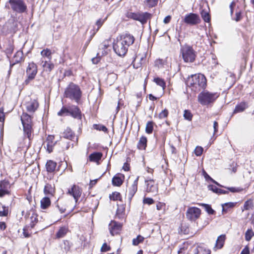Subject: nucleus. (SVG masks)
Masks as SVG:
<instances>
[{"mask_svg":"<svg viewBox=\"0 0 254 254\" xmlns=\"http://www.w3.org/2000/svg\"><path fill=\"white\" fill-rule=\"evenodd\" d=\"M134 37L129 33L121 35L117 38V41L113 45L115 52L119 56H124L127 52L128 47L134 42Z\"/></svg>","mask_w":254,"mask_h":254,"instance_id":"1","label":"nucleus"},{"mask_svg":"<svg viewBox=\"0 0 254 254\" xmlns=\"http://www.w3.org/2000/svg\"><path fill=\"white\" fill-rule=\"evenodd\" d=\"M187 84L194 92L200 91L206 86V79L202 74L192 75L187 81Z\"/></svg>","mask_w":254,"mask_h":254,"instance_id":"2","label":"nucleus"},{"mask_svg":"<svg viewBox=\"0 0 254 254\" xmlns=\"http://www.w3.org/2000/svg\"><path fill=\"white\" fill-rule=\"evenodd\" d=\"M82 91L80 87L73 82H70L64 89V96L77 104L80 102Z\"/></svg>","mask_w":254,"mask_h":254,"instance_id":"3","label":"nucleus"},{"mask_svg":"<svg viewBox=\"0 0 254 254\" xmlns=\"http://www.w3.org/2000/svg\"><path fill=\"white\" fill-rule=\"evenodd\" d=\"M180 51L185 63H193L195 61L196 52L192 47L185 45L181 47Z\"/></svg>","mask_w":254,"mask_h":254,"instance_id":"4","label":"nucleus"},{"mask_svg":"<svg viewBox=\"0 0 254 254\" xmlns=\"http://www.w3.org/2000/svg\"><path fill=\"white\" fill-rule=\"evenodd\" d=\"M21 120L23 127L24 135L30 139L32 130L31 117L27 113H23L21 117Z\"/></svg>","mask_w":254,"mask_h":254,"instance_id":"5","label":"nucleus"},{"mask_svg":"<svg viewBox=\"0 0 254 254\" xmlns=\"http://www.w3.org/2000/svg\"><path fill=\"white\" fill-rule=\"evenodd\" d=\"M218 97L216 93L209 92H202L198 96V100L202 105H207L214 101Z\"/></svg>","mask_w":254,"mask_h":254,"instance_id":"6","label":"nucleus"},{"mask_svg":"<svg viewBox=\"0 0 254 254\" xmlns=\"http://www.w3.org/2000/svg\"><path fill=\"white\" fill-rule=\"evenodd\" d=\"M10 8L18 13L25 12L27 10V5L23 0H9Z\"/></svg>","mask_w":254,"mask_h":254,"instance_id":"7","label":"nucleus"},{"mask_svg":"<svg viewBox=\"0 0 254 254\" xmlns=\"http://www.w3.org/2000/svg\"><path fill=\"white\" fill-rule=\"evenodd\" d=\"M27 78L24 81V84L27 85L30 81L33 80L37 73V66L34 62L29 63L26 70Z\"/></svg>","mask_w":254,"mask_h":254,"instance_id":"8","label":"nucleus"},{"mask_svg":"<svg viewBox=\"0 0 254 254\" xmlns=\"http://www.w3.org/2000/svg\"><path fill=\"white\" fill-rule=\"evenodd\" d=\"M17 30V22L13 21H8L5 23L3 26L1 32L2 33L6 35L9 34H13Z\"/></svg>","mask_w":254,"mask_h":254,"instance_id":"9","label":"nucleus"},{"mask_svg":"<svg viewBox=\"0 0 254 254\" xmlns=\"http://www.w3.org/2000/svg\"><path fill=\"white\" fill-rule=\"evenodd\" d=\"M201 214V210L196 207H189L186 212L187 218L191 221H195Z\"/></svg>","mask_w":254,"mask_h":254,"instance_id":"10","label":"nucleus"},{"mask_svg":"<svg viewBox=\"0 0 254 254\" xmlns=\"http://www.w3.org/2000/svg\"><path fill=\"white\" fill-rule=\"evenodd\" d=\"M184 21L187 24L195 25L199 24L201 20L199 15L197 14L190 13L186 15Z\"/></svg>","mask_w":254,"mask_h":254,"instance_id":"11","label":"nucleus"},{"mask_svg":"<svg viewBox=\"0 0 254 254\" xmlns=\"http://www.w3.org/2000/svg\"><path fill=\"white\" fill-rule=\"evenodd\" d=\"M82 193V190L78 186L74 185L71 189H68L67 194L72 195L76 202H77L79 198Z\"/></svg>","mask_w":254,"mask_h":254,"instance_id":"12","label":"nucleus"},{"mask_svg":"<svg viewBox=\"0 0 254 254\" xmlns=\"http://www.w3.org/2000/svg\"><path fill=\"white\" fill-rule=\"evenodd\" d=\"M122 225L115 221H111L109 225V229L112 236L118 234L121 230Z\"/></svg>","mask_w":254,"mask_h":254,"instance_id":"13","label":"nucleus"},{"mask_svg":"<svg viewBox=\"0 0 254 254\" xmlns=\"http://www.w3.org/2000/svg\"><path fill=\"white\" fill-rule=\"evenodd\" d=\"M69 116L74 118L80 119L81 118V113L79 108L75 105H72L69 106Z\"/></svg>","mask_w":254,"mask_h":254,"instance_id":"14","label":"nucleus"},{"mask_svg":"<svg viewBox=\"0 0 254 254\" xmlns=\"http://www.w3.org/2000/svg\"><path fill=\"white\" fill-rule=\"evenodd\" d=\"M54 135H49L44 142L45 148H46L49 153H51L53 151V147L56 144V142L54 141Z\"/></svg>","mask_w":254,"mask_h":254,"instance_id":"15","label":"nucleus"},{"mask_svg":"<svg viewBox=\"0 0 254 254\" xmlns=\"http://www.w3.org/2000/svg\"><path fill=\"white\" fill-rule=\"evenodd\" d=\"M145 183L147 186L146 191L147 192H151L153 193H156L157 192V185L153 179H148L145 180Z\"/></svg>","mask_w":254,"mask_h":254,"instance_id":"16","label":"nucleus"},{"mask_svg":"<svg viewBox=\"0 0 254 254\" xmlns=\"http://www.w3.org/2000/svg\"><path fill=\"white\" fill-rule=\"evenodd\" d=\"M41 65L46 72H50L55 67V64L51 60L41 59Z\"/></svg>","mask_w":254,"mask_h":254,"instance_id":"17","label":"nucleus"},{"mask_svg":"<svg viewBox=\"0 0 254 254\" xmlns=\"http://www.w3.org/2000/svg\"><path fill=\"white\" fill-rule=\"evenodd\" d=\"M9 184L7 181L3 180L0 182V197L9 194L8 190Z\"/></svg>","mask_w":254,"mask_h":254,"instance_id":"18","label":"nucleus"},{"mask_svg":"<svg viewBox=\"0 0 254 254\" xmlns=\"http://www.w3.org/2000/svg\"><path fill=\"white\" fill-rule=\"evenodd\" d=\"M139 177L138 176L134 181L132 185L128 188V197L129 201H130L132 197L136 193L137 190V184Z\"/></svg>","mask_w":254,"mask_h":254,"instance_id":"19","label":"nucleus"},{"mask_svg":"<svg viewBox=\"0 0 254 254\" xmlns=\"http://www.w3.org/2000/svg\"><path fill=\"white\" fill-rule=\"evenodd\" d=\"M62 136L64 138L68 139L71 141H74V139L76 140L75 141L77 140V138L76 137L75 133L69 127H67L62 133Z\"/></svg>","mask_w":254,"mask_h":254,"instance_id":"20","label":"nucleus"},{"mask_svg":"<svg viewBox=\"0 0 254 254\" xmlns=\"http://www.w3.org/2000/svg\"><path fill=\"white\" fill-rule=\"evenodd\" d=\"M39 104L35 100H30L26 103L27 111L29 113H34L38 108Z\"/></svg>","mask_w":254,"mask_h":254,"instance_id":"21","label":"nucleus"},{"mask_svg":"<svg viewBox=\"0 0 254 254\" xmlns=\"http://www.w3.org/2000/svg\"><path fill=\"white\" fill-rule=\"evenodd\" d=\"M152 16L151 14L145 12H139L137 21L140 22L142 24L146 23L147 20L151 18Z\"/></svg>","mask_w":254,"mask_h":254,"instance_id":"22","label":"nucleus"},{"mask_svg":"<svg viewBox=\"0 0 254 254\" xmlns=\"http://www.w3.org/2000/svg\"><path fill=\"white\" fill-rule=\"evenodd\" d=\"M107 42L104 41L99 46V52L98 53L97 55L100 56H105L108 54L109 45L107 43Z\"/></svg>","mask_w":254,"mask_h":254,"instance_id":"23","label":"nucleus"},{"mask_svg":"<svg viewBox=\"0 0 254 254\" xmlns=\"http://www.w3.org/2000/svg\"><path fill=\"white\" fill-rule=\"evenodd\" d=\"M13 64H10V66H12L15 64L19 63L24 60L23 54L22 51H18L14 55Z\"/></svg>","mask_w":254,"mask_h":254,"instance_id":"24","label":"nucleus"},{"mask_svg":"<svg viewBox=\"0 0 254 254\" xmlns=\"http://www.w3.org/2000/svg\"><path fill=\"white\" fill-rule=\"evenodd\" d=\"M226 239V236L225 235H221L219 236L216 240L215 246L214 248L215 250L221 249L224 245Z\"/></svg>","mask_w":254,"mask_h":254,"instance_id":"25","label":"nucleus"},{"mask_svg":"<svg viewBox=\"0 0 254 254\" xmlns=\"http://www.w3.org/2000/svg\"><path fill=\"white\" fill-rule=\"evenodd\" d=\"M44 192L46 195L53 196L55 193V186L54 184H46L44 189Z\"/></svg>","mask_w":254,"mask_h":254,"instance_id":"26","label":"nucleus"},{"mask_svg":"<svg viewBox=\"0 0 254 254\" xmlns=\"http://www.w3.org/2000/svg\"><path fill=\"white\" fill-rule=\"evenodd\" d=\"M102 156L103 154L101 152H95L89 155V159L90 161L98 162L100 160H101Z\"/></svg>","mask_w":254,"mask_h":254,"instance_id":"27","label":"nucleus"},{"mask_svg":"<svg viewBox=\"0 0 254 254\" xmlns=\"http://www.w3.org/2000/svg\"><path fill=\"white\" fill-rule=\"evenodd\" d=\"M208 188L209 190H212L213 192L219 194H226L228 193V191L222 190L221 189H219L217 188L216 186L212 185H208Z\"/></svg>","mask_w":254,"mask_h":254,"instance_id":"28","label":"nucleus"},{"mask_svg":"<svg viewBox=\"0 0 254 254\" xmlns=\"http://www.w3.org/2000/svg\"><path fill=\"white\" fill-rule=\"evenodd\" d=\"M118 75L114 72L110 73L108 74L107 77V82L110 85H112L117 79Z\"/></svg>","mask_w":254,"mask_h":254,"instance_id":"29","label":"nucleus"},{"mask_svg":"<svg viewBox=\"0 0 254 254\" xmlns=\"http://www.w3.org/2000/svg\"><path fill=\"white\" fill-rule=\"evenodd\" d=\"M56 166L57 163L55 162L52 160L48 161L46 164L47 172L50 173L53 172L55 170Z\"/></svg>","mask_w":254,"mask_h":254,"instance_id":"30","label":"nucleus"},{"mask_svg":"<svg viewBox=\"0 0 254 254\" xmlns=\"http://www.w3.org/2000/svg\"><path fill=\"white\" fill-rule=\"evenodd\" d=\"M147 138L146 137H141L137 143V148L140 150L145 149L147 145Z\"/></svg>","mask_w":254,"mask_h":254,"instance_id":"31","label":"nucleus"},{"mask_svg":"<svg viewBox=\"0 0 254 254\" xmlns=\"http://www.w3.org/2000/svg\"><path fill=\"white\" fill-rule=\"evenodd\" d=\"M248 107L247 105L245 102H242L238 104L233 112L234 114L243 112Z\"/></svg>","mask_w":254,"mask_h":254,"instance_id":"32","label":"nucleus"},{"mask_svg":"<svg viewBox=\"0 0 254 254\" xmlns=\"http://www.w3.org/2000/svg\"><path fill=\"white\" fill-rule=\"evenodd\" d=\"M125 207L124 205L118 206L117 210L116 217L119 219H123L125 216Z\"/></svg>","mask_w":254,"mask_h":254,"instance_id":"33","label":"nucleus"},{"mask_svg":"<svg viewBox=\"0 0 254 254\" xmlns=\"http://www.w3.org/2000/svg\"><path fill=\"white\" fill-rule=\"evenodd\" d=\"M41 207L47 209L51 205V200L48 197H44L41 200Z\"/></svg>","mask_w":254,"mask_h":254,"instance_id":"34","label":"nucleus"},{"mask_svg":"<svg viewBox=\"0 0 254 254\" xmlns=\"http://www.w3.org/2000/svg\"><path fill=\"white\" fill-rule=\"evenodd\" d=\"M52 52L49 49H44L41 52V55L42 56V59L44 60L45 58H47L48 60L51 61L52 59Z\"/></svg>","mask_w":254,"mask_h":254,"instance_id":"35","label":"nucleus"},{"mask_svg":"<svg viewBox=\"0 0 254 254\" xmlns=\"http://www.w3.org/2000/svg\"><path fill=\"white\" fill-rule=\"evenodd\" d=\"M68 228L65 227H61L56 234V237L57 238H61L64 237L67 233Z\"/></svg>","mask_w":254,"mask_h":254,"instance_id":"36","label":"nucleus"},{"mask_svg":"<svg viewBox=\"0 0 254 254\" xmlns=\"http://www.w3.org/2000/svg\"><path fill=\"white\" fill-rule=\"evenodd\" d=\"M254 207V202L252 199H249L247 200L243 206V208L242 209V211L244 210H248L250 209H253Z\"/></svg>","mask_w":254,"mask_h":254,"instance_id":"37","label":"nucleus"},{"mask_svg":"<svg viewBox=\"0 0 254 254\" xmlns=\"http://www.w3.org/2000/svg\"><path fill=\"white\" fill-rule=\"evenodd\" d=\"M71 245L69 241L65 240L61 244V247L63 253H67L70 249Z\"/></svg>","mask_w":254,"mask_h":254,"instance_id":"38","label":"nucleus"},{"mask_svg":"<svg viewBox=\"0 0 254 254\" xmlns=\"http://www.w3.org/2000/svg\"><path fill=\"white\" fill-rule=\"evenodd\" d=\"M210 251L206 248L199 246L196 249L195 254H210Z\"/></svg>","mask_w":254,"mask_h":254,"instance_id":"39","label":"nucleus"},{"mask_svg":"<svg viewBox=\"0 0 254 254\" xmlns=\"http://www.w3.org/2000/svg\"><path fill=\"white\" fill-rule=\"evenodd\" d=\"M14 47L13 45L10 42H8L5 49V53L8 58H9L11 56Z\"/></svg>","mask_w":254,"mask_h":254,"instance_id":"40","label":"nucleus"},{"mask_svg":"<svg viewBox=\"0 0 254 254\" xmlns=\"http://www.w3.org/2000/svg\"><path fill=\"white\" fill-rule=\"evenodd\" d=\"M200 14L202 18L205 22H209L210 21V15L208 11L202 9L200 12Z\"/></svg>","mask_w":254,"mask_h":254,"instance_id":"41","label":"nucleus"},{"mask_svg":"<svg viewBox=\"0 0 254 254\" xmlns=\"http://www.w3.org/2000/svg\"><path fill=\"white\" fill-rule=\"evenodd\" d=\"M236 203V202H227L222 204V212L226 213L228 211V208L234 207Z\"/></svg>","mask_w":254,"mask_h":254,"instance_id":"42","label":"nucleus"},{"mask_svg":"<svg viewBox=\"0 0 254 254\" xmlns=\"http://www.w3.org/2000/svg\"><path fill=\"white\" fill-rule=\"evenodd\" d=\"M107 17H106L104 19L100 18L96 22V25L97 26V28L95 30H93V33L92 35V37L96 34V33L99 30L100 28L102 26V25L103 24L104 22L107 19Z\"/></svg>","mask_w":254,"mask_h":254,"instance_id":"43","label":"nucleus"},{"mask_svg":"<svg viewBox=\"0 0 254 254\" xmlns=\"http://www.w3.org/2000/svg\"><path fill=\"white\" fill-rule=\"evenodd\" d=\"M123 183L122 179L119 175L114 176L112 179V184L115 186H120Z\"/></svg>","mask_w":254,"mask_h":254,"instance_id":"44","label":"nucleus"},{"mask_svg":"<svg viewBox=\"0 0 254 254\" xmlns=\"http://www.w3.org/2000/svg\"><path fill=\"white\" fill-rule=\"evenodd\" d=\"M69 106H63L61 110L58 113L59 116H69Z\"/></svg>","mask_w":254,"mask_h":254,"instance_id":"45","label":"nucleus"},{"mask_svg":"<svg viewBox=\"0 0 254 254\" xmlns=\"http://www.w3.org/2000/svg\"><path fill=\"white\" fill-rule=\"evenodd\" d=\"M154 81L159 86L162 87L163 89H164L166 87V83L164 79L159 78L156 77L154 79Z\"/></svg>","mask_w":254,"mask_h":254,"instance_id":"46","label":"nucleus"},{"mask_svg":"<svg viewBox=\"0 0 254 254\" xmlns=\"http://www.w3.org/2000/svg\"><path fill=\"white\" fill-rule=\"evenodd\" d=\"M110 198L113 200H119L120 201H122V196L120 192L115 191L112 193V194L110 195Z\"/></svg>","mask_w":254,"mask_h":254,"instance_id":"47","label":"nucleus"},{"mask_svg":"<svg viewBox=\"0 0 254 254\" xmlns=\"http://www.w3.org/2000/svg\"><path fill=\"white\" fill-rule=\"evenodd\" d=\"M153 122L152 121L148 122L146 125L145 131L146 132L150 134L152 132L153 129Z\"/></svg>","mask_w":254,"mask_h":254,"instance_id":"48","label":"nucleus"},{"mask_svg":"<svg viewBox=\"0 0 254 254\" xmlns=\"http://www.w3.org/2000/svg\"><path fill=\"white\" fill-rule=\"evenodd\" d=\"M158 0H144V3L148 7H153L157 4Z\"/></svg>","mask_w":254,"mask_h":254,"instance_id":"49","label":"nucleus"},{"mask_svg":"<svg viewBox=\"0 0 254 254\" xmlns=\"http://www.w3.org/2000/svg\"><path fill=\"white\" fill-rule=\"evenodd\" d=\"M200 205L203 206L205 211L209 214H214L215 213V211L211 208V206L207 204L202 203L200 204Z\"/></svg>","mask_w":254,"mask_h":254,"instance_id":"50","label":"nucleus"},{"mask_svg":"<svg viewBox=\"0 0 254 254\" xmlns=\"http://www.w3.org/2000/svg\"><path fill=\"white\" fill-rule=\"evenodd\" d=\"M254 236V233L253 230L251 229H248L245 233V240L247 241H250Z\"/></svg>","mask_w":254,"mask_h":254,"instance_id":"51","label":"nucleus"},{"mask_svg":"<svg viewBox=\"0 0 254 254\" xmlns=\"http://www.w3.org/2000/svg\"><path fill=\"white\" fill-rule=\"evenodd\" d=\"M30 227L31 228H33L36 223L38 222L37 215L34 213H33L30 217Z\"/></svg>","mask_w":254,"mask_h":254,"instance_id":"52","label":"nucleus"},{"mask_svg":"<svg viewBox=\"0 0 254 254\" xmlns=\"http://www.w3.org/2000/svg\"><path fill=\"white\" fill-rule=\"evenodd\" d=\"M144 240V238L138 235L137 237L132 240V245L134 246H137L139 243H142Z\"/></svg>","mask_w":254,"mask_h":254,"instance_id":"53","label":"nucleus"},{"mask_svg":"<svg viewBox=\"0 0 254 254\" xmlns=\"http://www.w3.org/2000/svg\"><path fill=\"white\" fill-rule=\"evenodd\" d=\"M184 117L186 120L190 121L192 120V115L190 111L185 110L184 113Z\"/></svg>","mask_w":254,"mask_h":254,"instance_id":"54","label":"nucleus"},{"mask_svg":"<svg viewBox=\"0 0 254 254\" xmlns=\"http://www.w3.org/2000/svg\"><path fill=\"white\" fill-rule=\"evenodd\" d=\"M138 13L139 12L135 13V12H128L127 13V16L129 18H131L133 20H137Z\"/></svg>","mask_w":254,"mask_h":254,"instance_id":"55","label":"nucleus"},{"mask_svg":"<svg viewBox=\"0 0 254 254\" xmlns=\"http://www.w3.org/2000/svg\"><path fill=\"white\" fill-rule=\"evenodd\" d=\"M204 176L206 181H210L211 182H212L214 184H216V185H217L220 187H223V186L222 185H221L218 183H217L216 181H215L214 180H213L212 178H211L206 172H204Z\"/></svg>","mask_w":254,"mask_h":254,"instance_id":"56","label":"nucleus"},{"mask_svg":"<svg viewBox=\"0 0 254 254\" xmlns=\"http://www.w3.org/2000/svg\"><path fill=\"white\" fill-rule=\"evenodd\" d=\"M165 62L162 59H157L155 61V65L158 68L163 67Z\"/></svg>","mask_w":254,"mask_h":254,"instance_id":"57","label":"nucleus"},{"mask_svg":"<svg viewBox=\"0 0 254 254\" xmlns=\"http://www.w3.org/2000/svg\"><path fill=\"white\" fill-rule=\"evenodd\" d=\"M203 151V148L201 146H198L196 147L194 150V153L197 156H199L202 154Z\"/></svg>","mask_w":254,"mask_h":254,"instance_id":"58","label":"nucleus"},{"mask_svg":"<svg viewBox=\"0 0 254 254\" xmlns=\"http://www.w3.org/2000/svg\"><path fill=\"white\" fill-rule=\"evenodd\" d=\"M168 115V111L167 109H164L158 115V117L160 119L166 118Z\"/></svg>","mask_w":254,"mask_h":254,"instance_id":"59","label":"nucleus"},{"mask_svg":"<svg viewBox=\"0 0 254 254\" xmlns=\"http://www.w3.org/2000/svg\"><path fill=\"white\" fill-rule=\"evenodd\" d=\"M3 210L0 211V216H6L8 213V209L7 207L2 206Z\"/></svg>","mask_w":254,"mask_h":254,"instance_id":"60","label":"nucleus"},{"mask_svg":"<svg viewBox=\"0 0 254 254\" xmlns=\"http://www.w3.org/2000/svg\"><path fill=\"white\" fill-rule=\"evenodd\" d=\"M110 248L107 245L106 243H104L101 248V251L102 252H106L110 250Z\"/></svg>","mask_w":254,"mask_h":254,"instance_id":"61","label":"nucleus"},{"mask_svg":"<svg viewBox=\"0 0 254 254\" xmlns=\"http://www.w3.org/2000/svg\"><path fill=\"white\" fill-rule=\"evenodd\" d=\"M236 17L234 19L236 22L240 21L242 18V13L241 11L237 12L235 14Z\"/></svg>","mask_w":254,"mask_h":254,"instance_id":"62","label":"nucleus"},{"mask_svg":"<svg viewBox=\"0 0 254 254\" xmlns=\"http://www.w3.org/2000/svg\"><path fill=\"white\" fill-rule=\"evenodd\" d=\"M143 203L150 205V204H153L154 203V200L152 198H150V197L145 198L143 199Z\"/></svg>","mask_w":254,"mask_h":254,"instance_id":"63","label":"nucleus"},{"mask_svg":"<svg viewBox=\"0 0 254 254\" xmlns=\"http://www.w3.org/2000/svg\"><path fill=\"white\" fill-rule=\"evenodd\" d=\"M227 189L232 192H239L243 190V189L234 187L227 188Z\"/></svg>","mask_w":254,"mask_h":254,"instance_id":"64","label":"nucleus"}]
</instances>
